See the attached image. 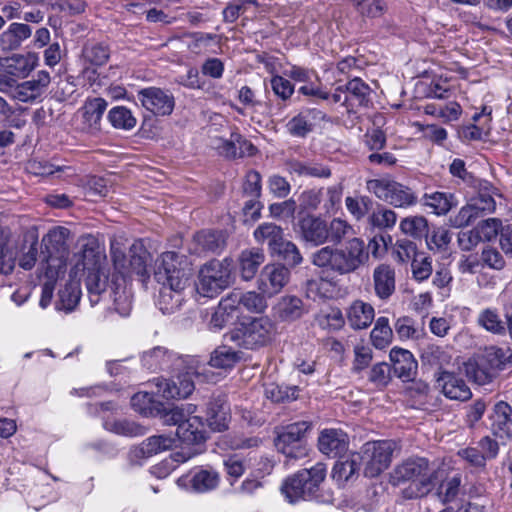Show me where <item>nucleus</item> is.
I'll return each instance as SVG.
<instances>
[{
  "mask_svg": "<svg viewBox=\"0 0 512 512\" xmlns=\"http://www.w3.org/2000/svg\"><path fill=\"white\" fill-rule=\"evenodd\" d=\"M479 218L478 213L471 203L463 206L458 213L450 218V224L454 228H462Z\"/></svg>",
  "mask_w": 512,
  "mask_h": 512,
  "instance_id": "obj_64",
  "label": "nucleus"
},
{
  "mask_svg": "<svg viewBox=\"0 0 512 512\" xmlns=\"http://www.w3.org/2000/svg\"><path fill=\"white\" fill-rule=\"evenodd\" d=\"M359 455H352L351 458L335 463L332 469V477L338 483H344L350 480L359 470Z\"/></svg>",
  "mask_w": 512,
  "mask_h": 512,
  "instance_id": "obj_50",
  "label": "nucleus"
},
{
  "mask_svg": "<svg viewBox=\"0 0 512 512\" xmlns=\"http://www.w3.org/2000/svg\"><path fill=\"white\" fill-rule=\"evenodd\" d=\"M107 108V102L103 98L87 99L83 106V118L89 127L97 129L102 116Z\"/></svg>",
  "mask_w": 512,
  "mask_h": 512,
  "instance_id": "obj_44",
  "label": "nucleus"
},
{
  "mask_svg": "<svg viewBox=\"0 0 512 512\" xmlns=\"http://www.w3.org/2000/svg\"><path fill=\"white\" fill-rule=\"evenodd\" d=\"M482 267L486 266L490 269L501 271L506 265V261L502 254L494 247H485L481 252Z\"/></svg>",
  "mask_w": 512,
  "mask_h": 512,
  "instance_id": "obj_63",
  "label": "nucleus"
},
{
  "mask_svg": "<svg viewBox=\"0 0 512 512\" xmlns=\"http://www.w3.org/2000/svg\"><path fill=\"white\" fill-rule=\"evenodd\" d=\"M478 323L492 333H503L505 331L504 322L500 319L496 309L487 308L481 311L478 316Z\"/></svg>",
  "mask_w": 512,
  "mask_h": 512,
  "instance_id": "obj_55",
  "label": "nucleus"
},
{
  "mask_svg": "<svg viewBox=\"0 0 512 512\" xmlns=\"http://www.w3.org/2000/svg\"><path fill=\"white\" fill-rule=\"evenodd\" d=\"M373 286L376 296L381 300L389 299L395 292V270L387 264H380L373 271Z\"/></svg>",
  "mask_w": 512,
  "mask_h": 512,
  "instance_id": "obj_24",
  "label": "nucleus"
},
{
  "mask_svg": "<svg viewBox=\"0 0 512 512\" xmlns=\"http://www.w3.org/2000/svg\"><path fill=\"white\" fill-rule=\"evenodd\" d=\"M83 56L90 64L101 66L109 59V50L103 44H88L83 49Z\"/></svg>",
  "mask_w": 512,
  "mask_h": 512,
  "instance_id": "obj_57",
  "label": "nucleus"
},
{
  "mask_svg": "<svg viewBox=\"0 0 512 512\" xmlns=\"http://www.w3.org/2000/svg\"><path fill=\"white\" fill-rule=\"evenodd\" d=\"M176 435L184 445L181 449L189 451L199 448L201 453L203 452L202 445L206 440V430L199 416L187 418L186 422L177 427Z\"/></svg>",
  "mask_w": 512,
  "mask_h": 512,
  "instance_id": "obj_16",
  "label": "nucleus"
},
{
  "mask_svg": "<svg viewBox=\"0 0 512 512\" xmlns=\"http://www.w3.org/2000/svg\"><path fill=\"white\" fill-rule=\"evenodd\" d=\"M50 81L47 71H39L31 80L17 86L15 98L21 102H34L45 93Z\"/></svg>",
  "mask_w": 512,
  "mask_h": 512,
  "instance_id": "obj_22",
  "label": "nucleus"
},
{
  "mask_svg": "<svg viewBox=\"0 0 512 512\" xmlns=\"http://www.w3.org/2000/svg\"><path fill=\"white\" fill-rule=\"evenodd\" d=\"M436 382L443 394L452 400L466 401L471 398L472 392L466 382L453 372L441 370L436 374Z\"/></svg>",
  "mask_w": 512,
  "mask_h": 512,
  "instance_id": "obj_19",
  "label": "nucleus"
},
{
  "mask_svg": "<svg viewBox=\"0 0 512 512\" xmlns=\"http://www.w3.org/2000/svg\"><path fill=\"white\" fill-rule=\"evenodd\" d=\"M69 237L70 230L66 227L57 226L50 229L42 238L43 248L39 254L37 268L65 273L69 257Z\"/></svg>",
  "mask_w": 512,
  "mask_h": 512,
  "instance_id": "obj_7",
  "label": "nucleus"
},
{
  "mask_svg": "<svg viewBox=\"0 0 512 512\" xmlns=\"http://www.w3.org/2000/svg\"><path fill=\"white\" fill-rule=\"evenodd\" d=\"M273 316L284 322H292L305 313L303 301L294 295L281 297L272 308Z\"/></svg>",
  "mask_w": 512,
  "mask_h": 512,
  "instance_id": "obj_25",
  "label": "nucleus"
},
{
  "mask_svg": "<svg viewBox=\"0 0 512 512\" xmlns=\"http://www.w3.org/2000/svg\"><path fill=\"white\" fill-rule=\"evenodd\" d=\"M65 273L37 268V276L42 282V293L39 301L41 308H47L52 300L55 285Z\"/></svg>",
  "mask_w": 512,
  "mask_h": 512,
  "instance_id": "obj_39",
  "label": "nucleus"
},
{
  "mask_svg": "<svg viewBox=\"0 0 512 512\" xmlns=\"http://www.w3.org/2000/svg\"><path fill=\"white\" fill-rule=\"evenodd\" d=\"M370 336L373 345L377 349H383L391 343L393 331L389 325L387 317H379L376 320Z\"/></svg>",
  "mask_w": 512,
  "mask_h": 512,
  "instance_id": "obj_48",
  "label": "nucleus"
},
{
  "mask_svg": "<svg viewBox=\"0 0 512 512\" xmlns=\"http://www.w3.org/2000/svg\"><path fill=\"white\" fill-rule=\"evenodd\" d=\"M310 426L307 421H299L285 426L275 440L277 450L290 459L304 457L306 447L303 444V438Z\"/></svg>",
  "mask_w": 512,
  "mask_h": 512,
  "instance_id": "obj_12",
  "label": "nucleus"
},
{
  "mask_svg": "<svg viewBox=\"0 0 512 512\" xmlns=\"http://www.w3.org/2000/svg\"><path fill=\"white\" fill-rule=\"evenodd\" d=\"M491 431L496 437L507 440L512 436V407L503 401L495 404L490 416Z\"/></svg>",
  "mask_w": 512,
  "mask_h": 512,
  "instance_id": "obj_23",
  "label": "nucleus"
},
{
  "mask_svg": "<svg viewBox=\"0 0 512 512\" xmlns=\"http://www.w3.org/2000/svg\"><path fill=\"white\" fill-rule=\"evenodd\" d=\"M319 111L306 109L294 116L286 124L287 131L295 137H305L313 129V120Z\"/></svg>",
  "mask_w": 512,
  "mask_h": 512,
  "instance_id": "obj_38",
  "label": "nucleus"
},
{
  "mask_svg": "<svg viewBox=\"0 0 512 512\" xmlns=\"http://www.w3.org/2000/svg\"><path fill=\"white\" fill-rule=\"evenodd\" d=\"M230 300L233 305L236 306V310L239 315L242 313V310L245 309L251 313L261 314L263 313L267 307V295H264L263 292L259 291H238L235 290L228 294Z\"/></svg>",
  "mask_w": 512,
  "mask_h": 512,
  "instance_id": "obj_20",
  "label": "nucleus"
},
{
  "mask_svg": "<svg viewBox=\"0 0 512 512\" xmlns=\"http://www.w3.org/2000/svg\"><path fill=\"white\" fill-rule=\"evenodd\" d=\"M367 221L372 228L392 229L396 224L397 214L391 209L378 206L369 214Z\"/></svg>",
  "mask_w": 512,
  "mask_h": 512,
  "instance_id": "obj_46",
  "label": "nucleus"
},
{
  "mask_svg": "<svg viewBox=\"0 0 512 512\" xmlns=\"http://www.w3.org/2000/svg\"><path fill=\"white\" fill-rule=\"evenodd\" d=\"M108 120L117 129L130 130L136 125V119L131 111L123 106L112 108L108 113Z\"/></svg>",
  "mask_w": 512,
  "mask_h": 512,
  "instance_id": "obj_52",
  "label": "nucleus"
},
{
  "mask_svg": "<svg viewBox=\"0 0 512 512\" xmlns=\"http://www.w3.org/2000/svg\"><path fill=\"white\" fill-rule=\"evenodd\" d=\"M253 235L258 243L267 242L270 252L275 249L284 238L283 229L274 223H263L259 225Z\"/></svg>",
  "mask_w": 512,
  "mask_h": 512,
  "instance_id": "obj_43",
  "label": "nucleus"
},
{
  "mask_svg": "<svg viewBox=\"0 0 512 512\" xmlns=\"http://www.w3.org/2000/svg\"><path fill=\"white\" fill-rule=\"evenodd\" d=\"M272 255L282 258L289 266L294 267L302 263L303 257L298 247L291 241L284 238L277 247L271 251Z\"/></svg>",
  "mask_w": 512,
  "mask_h": 512,
  "instance_id": "obj_49",
  "label": "nucleus"
},
{
  "mask_svg": "<svg viewBox=\"0 0 512 512\" xmlns=\"http://www.w3.org/2000/svg\"><path fill=\"white\" fill-rule=\"evenodd\" d=\"M199 246L205 251L216 252L224 246L223 234L219 231H201L195 236Z\"/></svg>",
  "mask_w": 512,
  "mask_h": 512,
  "instance_id": "obj_53",
  "label": "nucleus"
},
{
  "mask_svg": "<svg viewBox=\"0 0 512 512\" xmlns=\"http://www.w3.org/2000/svg\"><path fill=\"white\" fill-rule=\"evenodd\" d=\"M241 358V352L235 351L232 347L223 345L214 350L209 361V366L227 370L231 369Z\"/></svg>",
  "mask_w": 512,
  "mask_h": 512,
  "instance_id": "obj_42",
  "label": "nucleus"
},
{
  "mask_svg": "<svg viewBox=\"0 0 512 512\" xmlns=\"http://www.w3.org/2000/svg\"><path fill=\"white\" fill-rule=\"evenodd\" d=\"M298 387L284 386L275 383H270L265 386V395L272 402H284L295 400L298 397Z\"/></svg>",
  "mask_w": 512,
  "mask_h": 512,
  "instance_id": "obj_51",
  "label": "nucleus"
},
{
  "mask_svg": "<svg viewBox=\"0 0 512 512\" xmlns=\"http://www.w3.org/2000/svg\"><path fill=\"white\" fill-rule=\"evenodd\" d=\"M328 241L338 243L344 237L353 233L352 226L345 220L334 218L328 224Z\"/></svg>",
  "mask_w": 512,
  "mask_h": 512,
  "instance_id": "obj_60",
  "label": "nucleus"
},
{
  "mask_svg": "<svg viewBox=\"0 0 512 512\" xmlns=\"http://www.w3.org/2000/svg\"><path fill=\"white\" fill-rule=\"evenodd\" d=\"M420 358L423 364L439 367L441 371L442 367L452 362V349L448 346L427 343L420 348Z\"/></svg>",
  "mask_w": 512,
  "mask_h": 512,
  "instance_id": "obj_32",
  "label": "nucleus"
},
{
  "mask_svg": "<svg viewBox=\"0 0 512 512\" xmlns=\"http://www.w3.org/2000/svg\"><path fill=\"white\" fill-rule=\"evenodd\" d=\"M193 377L197 379L202 378L203 381L215 382L214 373L207 367L202 368H188L184 372L171 377L170 379L153 380V384L157 389V394L167 400L187 398L195 389Z\"/></svg>",
  "mask_w": 512,
  "mask_h": 512,
  "instance_id": "obj_8",
  "label": "nucleus"
},
{
  "mask_svg": "<svg viewBox=\"0 0 512 512\" xmlns=\"http://www.w3.org/2000/svg\"><path fill=\"white\" fill-rule=\"evenodd\" d=\"M502 223L497 218H488L477 225L475 230L478 232L480 236V240L482 241H491L496 238L498 234H500V230L502 228Z\"/></svg>",
  "mask_w": 512,
  "mask_h": 512,
  "instance_id": "obj_62",
  "label": "nucleus"
},
{
  "mask_svg": "<svg viewBox=\"0 0 512 512\" xmlns=\"http://www.w3.org/2000/svg\"><path fill=\"white\" fill-rule=\"evenodd\" d=\"M239 313L236 306L233 305L229 296L222 298L218 306L215 308L209 321V329L219 331L227 324L239 318Z\"/></svg>",
  "mask_w": 512,
  "mask_h": 512,
  "instance_id": "obj_33",
  "label": "nucleus"
},
{
  "mask_svg": "<svg viewBox=\"0 0 512 512\" xmlns=\"http://www.w3.org/2000/svg\"><path fill=\"white\" fill-rule=\"evenodd\" d=\"M141 105L156 116H167L173 112L175 100L173 95L158 87L141 89L137 93Z\"/></svg>",
  "mask_w": 512,
  "mask_h": 512,
  "instance_id": "obj_14",
  "label": "nucleus"
},
{
  "mask_svg": "<svg viewBox=\"0 0 512 512\" xmlns=\"http://www.w3.org/2000/svg\"><path fill=\"white\" fill-rule=\"evenodd\" d=\"M232 260H212L199 271L197 292L203 297L213 298L231 283Z\"/></svg>",
  "mask_w": 512,
  "mask_h": 512,
  "instance_id": "obj_9",
  "label": "nucleus"
},
{
  "mask_svg": "<svg viewBox=\"0 0 512 512\" xmlns=\"http://www.w3.org/2000/svg\"><path fill=\"white\" fill-rule=\"evenodd\" d=\"M175 354L164 347H155L142 355V364L151 371L165 370L173 366Z\"/></svg>",
  "mask_w": 512,
  "mask_h": 512,
  "instance_id": "obj_36",
  "label": "nucleus"
},
{
  "mask_svg": "<svg viewBox=\"0 0 512 512\" xmlns=\"http://www.w3.org/2000/svg\"><path fill=\"white\" fill-rule=\"evenodd\" d=\"M318 448L328 457H341L349 449V437L341 429H324L318 437Z\"/></svg>",
  "mask_w": 512,
  "mask_h": 512,
  "instance_id": "obj_18",
  "label": "nucleus"
},
{
  "mask_svg": "<svg viewBox=\"0 0 512 512\" xmlns=\"http://www.w3.org/2000/svg\"><path fill=\"white\" fill-rule=\"evenodd\" d=\"M435 479V471L430 467L427 459L412 457L397 465L391 475L390 482L393 485H400L411 482L404 494L407 498H417L428 494Z\"/></svg>",
  "mask_w": 512,
  "mask_h": 512,
  "instance_id": "obj_5",
  "label": "nucleus"
},
{
  "mask_svg": "<svg viewBox=\"0 0 512 512\" xmlns=\"http://www.w3.org/2000/svg\"><path fill=\"white\" fill-rule=\"evenodd\" d=\"M276 334L274 322L267 316L254 317L224 335L227 341L246 350H257L272 342Z\"/></svg>",
  "mask_w": 512,
  "mask_h": 512,
  "instance_id": "obj_6",
  "label": "nucleus"
},
{
  "mask_svg": "<svg viewBox=\"0 0 512 512\" xmlns=\"http://www.w3.org/2000/svg\"><path fill=\"white\" fill-rule=\"evenodd\" d=\"M367 190L378 199L398 208H405L416 204L414 192L394 180L387 178L367 181Z\"/></svg>",
  "mask_w": 512,
  "mask_h": 512,
  "instance_id": "obj_11",
  "label": "nucleus"
},
{
  "mask_svg": "<svg viewBox=\"0 0 512 512\" xmlns=\"http://www.w3.org/2000/svg\"><path fill=\"white\" fill-rule=\"evenodd\" d=\"M347 95L344 97V103H352L353 106H366L371 93L370 87L359 77L350 80L346 85Z\"/></svg>",
  "mask_w": 512,
  "mask_h": 512,
  "instance_id": "obj_40",
  "label": "nucleus"
},
{
  "mask_svg": "<svg viewBox=\"0 0 512 512\" xmlns=\"http://www.w3.org/2000/svg\"><path fill=\"white\" fill-rule=\"evenodd\" d=\"M396 444L391 440L370 441L361 448L359 459L366 477L374 478L385 471L391 461Z\"/></svg>",
  "mask_w": 512,
  "mask_h": 512,
  "instance_id": "obj_10",
  "label": "nucleus"
},
{
  "mask_svg": "<svg viewBox=\"0 0 512 512\" xmlns=\"http://www.w3.org/2000/svg\"><path fill=\"white\" fill-rule=\"evenodd\" d=\"M157 397H160L157 394V389L151 391H140L131 397V405L133 409L140 414L149 415L159 403Z\"/></svg>",
  "mask_w": 512,
  "mask_h": 512,
  "instance_id": "obj_47",
  "label": "nucleus"
},
{
  "mask_svg": "<svg viewBox=\"0 0 512 512\" xmlns=\"http://www.w3.org/2000/svg\"><path fill=\"white\" fill-rule=\"evenodd\" d=\"M36 65L37 56L33 53L14 54L10 57L0 58V71L9 77L24 78Z\"/></svg>",
  "mask_w": 512,
  "mask_h": 512,
  "instance_id": "obj_21",
  "label": "nucleus"
},
{
  "mask_svg": "<svg viewBox=\"0 0 512 512\" xmlns=\"http://www.w3.org/2000/svg\"><path fill=\"white\" fill-rule=\"evenodd\" d=\"M421 204L430 213L437 216H445L457 205V200L452 193L431 191L424 193L421 198Z\"/></svg>",
  "mask_w": 512,
  "mask_h": 512,
  "instance_id": "obj_26",
  "label": "nucleus"
},
{
  "mask_svg": "<svg viewBox=\"0 0 512 512\" xmlns=\"http://www.w3.org/2000/svg\"><path fill=\"white\" fill-rule=\"evenodd\" d=\"M400 230L415 239L427 238L429 225L424 216H410L400 222Z\"/></svg>",
  "mask_w": 512,
  "mask_h": 512,
  "instance_id": "obj_45",
  "label": "nucleus"
},
{
  "mask_svg": "<svg viewBox=\"0 0 512 512\" xmlns=\"http://www.w3.org/2000/svg\"><path fill=\"white\" fill-rule=\"evenodd\" d=\"M196 412V406L194 404H182L172 408L166 415L165 421L170 425H176L186 422L187 418L194 417Z\"/></svg>",
  "mask_w": 512,
  "mask_h": 512,
  "instance_id": "obj_59",
  "label": "nucleus"
},
{
  "mask_svg": "<svg viewBox=\"0 0 512 512\" xmlns=\"http://www.w3.org/2000/svg\"><path fill=\"white\" fill-rule=\"evenodd\" d=\"M345 206L354 219L359 221L370 211L372 200L368 196H348L345 199Z\"/></svg>",
  "mask_w": 512,
  "mask_h": 512,
  "instance_id": "obj_54",
  "label": "nucleus"
},
{
  "mask_svg": "<svg viewBox=\"0 0 512 512\" xmlns=\"http://www.w3.org/2000/svg\"><path fill=\"white\" fill-rule=\"evenodd\" d=\"M477 355L496 376H498L501 370L505 369L512 357V353L509 348L498 346L486 347Z\"/></svg>",
  "mask_w": 512,
  "mask_h": 512,
  "instance_id": "obj_34",
  "label": "nucleus"
},
{
  "mask_svg": "<svg viewBox=\"0 0 512 512\" xmlns=\"http://www.w3.org/2000/svg\"><path fill=\"white\" fill-rule=\"evenodd\" d=\"M394 373L404 381L410 380L416 372L417 362L413 354L402 348H393L389 354Z\"/></svg>",
  "mask_w": 512,
  "mask_h": 512,
  "instance_id": "obj_27",
  "label": "nucleus"
},
{
  "mask_svg": "<svg viewBox=\"0 0 512 512\" xmlns=\"http://www.w3.org/2000/svg\"><path fill=\"white\" fill-rule=\"evenodd\" d=\"M104 427L106 430L128 437L143 434V428L130 421H115L113 423L105 422Z\"/></svg>",
  "mask_w": 512,
  "mask_h": 512,
  "instance_id": "obj_61",
  "label": "nucleus"
},
{
  "mask_svg": "<svg viewBox=\"0 0 512 512\" xmlns=\"http://www.w3.org/2000/svg\"><path fill=\"white\" fill-rule=\"evenodd\" d=\"M290 270L283 264H267L257 278L259 291L271 298L279 294L290 281Z\"/></svg>",
  "mask_w": 512,
  "mask_h": 512,
  "instance_id": "obj_13",
  "label": "nucleus"
},
{
  "mask_svg": "<svg viewBox=\"0 0 512 512\" xmlns=\"http://www.w3.org/2000/svg\"><path fill=\"white\" fill-rule=\"evenodd\" d=\"M369 260V251L361 238H351L340 247H322L312 254V263L320 268H328L339 275L358 271Z\"/></svg>",
  "mask_w": 512,
  "mask_h": 512,
  "instance_id": "obj_3",
  "label": "nucleus"
},
{
  "mask_svg": "<svg viewBox=\"0 0 512 512\" xmlns=\"http://www.w3.org/2000/svg\"><path fill=\"white\" fill-rule=\"evenodd\" d=\"M411 267L413 276L418 281L428 279L433 270L431 258L423 252L415 255V258L412 260Z\"/></svg>",
  "mask_w": 512,
  "mask_h": 512,
  "instance_id": "obj_58",
  "label": "nucleus"
},
{
  "mask_svg": "<svg viewBox=\"0 0 512 512\" xmlns=\"http://www.w3.org/2000/svg\"><path fill=\"white\" fill-rule=\"evenodd\" d=\"M32 34L29 25L12 23L0 36V45L4 50H15Z\"/></svg>",
  "mask_w": 512,
  "mask_h": 512,
  "instance_id": "obj_37",
  "label": "nucleus"
},
{
  "mask_svg": "<svg viewBox=\"0 0 512 512\" xmlns=\"http://www.w3.org/2000/svg\"><path fill=\"white\" fill-rule=\"evenodd\" d=\"M465 375L478 385L491 383L497 376L476 354L463 363Z\"/></svg>",
  "mask_w": 512,
  "mask_h": 512,
  "instance_id": "obj_35",
  "label": "nucleus"
},
{
  "mask_svg": "<svg viewBox=\"0 0 512 512\" xmlns=\"http://www.w3.org/2000/svg\"><path fill=\"white\" fill-rule=\"evenodd\" d=\"M154 277L162 286L157 305L163 314H173L184 302V291L190 286L192 270L184 256L165 252L155 261Z\"/></svg>",
  "mask_w": 512,
  "mask_h": 512,
  "instance_id": "obj_2",
  "label": "nucleus"
},
{
  "mask_svg": "<svg viewBox=\"0 0 512 512\" xmlns=\"http://www.w3.org/2000/svg\"><path fill=\"white\" fill-rule=\"evenodd\" d=\"M374 317L375 311L373 306L361 300L354 301L347 309L348 324L355 330L369 327Z\"/></svg>",
  "mask_w": 512,
  "mask_h": 512,
  "instance_id": "obj_29",
  "label": "nucleus"
},
{
  "mask_svg": "<svg viewBox=\"0 0 512 512\" xmlns=\"http://www.w3.org/2000/svg\"><path fill=\"white\" fill-rule=\"evenodd\" d=\"M200 453L201 450L199 448H194L193 450L189 451L180 449L179 451L172 453L168 458L164 459L159 464L153 466L151 468V473L159 479L166 478L177 468L180 463H184Z\"/></svg>",
  "mask_w": 512,
  "mask_h": 512,
  "instance_id": "obj_30",
  "label": "nucleus"
},
{
  "mask_svg": "<svg viewBox=\"0 0 512 512\" xmlns=\"http://www.w3.org/2000/svg\"><path fill=\"white\" fill-rule=\"evenodd\" d=\"M328 224L320 217L305 215L301 217L296 225L295 231L300 237L314 246L328 242Z\"/></svg>",
  "mask_w": 512,
  "mask_h": 512,
  "instance_id": "obj_17",
  "label": "nucleus"
},
{
  "mask_svg": "<svg viewBox=\"0 0 512 512\" xmlns=\"http://www.w3.org/2000/svg\"><path fill=\"white\" fill-rule=\"evenodd\" d=\"M264 261L265 254L262 249L250 248L243 250L238 257V268L241 278L244 281L252 280Z\"/></svg>",
  "mask_w": 512,
  "mask_h": 512,
  "instance_id": "obj_28",
  "label": "nucleus"
},
{
  "mask_svg": "<svg viewBox=\"0 0 512 512\" xmlns=\"http://www.w3.org/2000/svg\"><path fill=\"white\" fill-rule=\"evenodd\" d=\"M81 297V289L78 281L71 279L63 289L59 290V300L56 309L71 312L78 305Z\"/></svg>",
  "mask_w": 512,
  "mask_h": 512,
  "instance_id": "obj_41",
  "label": "nucleus"
},
{
  "mask_svg": "<svg viewBox=\"0 0 512 512\" xmlns=\"http://www.w3.org/2000/svg\"><path fill=\"white\" fill-rule=\"evenodd\" d=\"M175 439L166 434L153 435L143 441L148 455H156L173 447Z\"/></svg>",
  "mask_w": 512,
  "mask_h": 512,
  "instance_id": "obj_56",
  "label": "nucleus"
},
{
  "mask_svg": "<svg viewBox=\"0 0 512 512\" xmlns=\"http://www.w3.org/2000/svg\"><path fill=\"white\" fill-rule=\"evenodd\" d=\"M125 239L112 238L110 240V256L116 274L111 282L108 280L106 255L94 237L81 240V263H76L71 274L76 275L80 270H86V288L92 306L99 303L105 296L107 288L109 297L113 300L114 309L121 316H128L131 311V293L127 289V278L137 276L145 282L149 278L147 263L150 254L140 241H135L129 249V259L126 254Z\"/></svg>",
  "mask_w": 512,
  "mask_h": 512,
  "instance_id": "obj_1",
  "label": "nucleus"
},
{
  "mask_svg": "<svg viewBox=\"0 0 512 512\" xmlns=\"http://www.w3.org/2000/svg\"><path fill=\"white\" fill-rule=\"evenodd\" d=\"M220 481L218 472L211 467H200L177 479V485L181 488L196 492L206 493L214 490Z\"/></svg>",
  "mask_w": 512,
  "mask_h": 512,
  "instance_id": "obj_15",
  "label": "nucleus"
},
{
  "mask_svg": "<svg viewBox=\"0 0 512 512\" xmlns=\"http://www.w3.org/2000/svg\"><path fill=\"white\" fill-rule=\"evenodd\" d=\"M229 408L224 397L213 398L207 407V423L214 431L228 428Z\"/></svg>",
  "mask_w": 512,
  "mask_h": 512,
  "instance_id": "obj_31",
  "label": "nucleus"
},
{
  "mask_svg": "<svg viewBox=\"0 0 512 512\" xmlns=\"http://www.w3.org/2000/svg\"><path fill=\"white\" fill-rule=\"evenodd\" d=\"M326 472L325 464L320 462L311 468L299 470L282 482L280 487L282 496L290 504L320 500L319 492L326 478Z\"/></svg>",
  "mask_w": 512,
  "mask_h": 512,
  "instance_id": "obj_4",
  "label": "nucleus"
}]
</instances>
